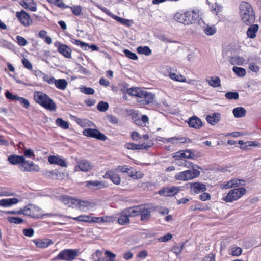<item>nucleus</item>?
<instances>
[{
	"instance_id": "obj_1",
	"label": "nucleus",
	"mask_w": 261,
	"mask_h": 261,
	"mask_svg": "<svg viewBox=\"0 0 261 261\" xmlns=\"http://www.w3.org/2000/svg\"><path fill=\"white\" fill-rule=\"evenodd\" d=\"M36 102L47 110L54 111L56 110V105L53 100L45 93L36 91L34 95Z\"/></svg>"
},
{
	"instance_id": "obj_2",
	"label": "nucleus",
	"mask_w": 261,
	"mask_h": 261,
	"mask_svg": "<svg viewBox=\"0 0 261 261\" xmlns=\"http://www.w3.org/2000/svg\"><path fill=\"white\" fill-rule=\"evenodd\" d=\"M241 19L247 25H249L255 20V14L250 4L247 2H242L240 5Z\"/></svg>"
},
{
	"instance_id": "obj_3",
	"label": "nucleus",
	"mask_w": 261,
	"mask_h": 261,
	"mask_svg": "<svg viewBox=\"0 0 261 261\" xmlns=\"http://www.w3.org/2000/svg\"><path fill=\"white\" fill-rule=\"evenodd\" d=\"M246 193V190L244 187L234 188L229 191L222 200L226 202H232L240 198Z\"/></svg>"
},
{
	"instance_id": "obj_4",
	"label": "nucleus",
	"mask_w": 261,
	"mask_h": 261,
	"mask_svg": "<svg viewBox=\"0 0 261 261\" xmlns=\"http://www.w3.org/2000/svg\"><path fill=\"white\" fill-rule=\"evenodd\" d=\"M200 173V171L196 169L188 170L176 174L175 176V178L178 180L187 181L198 177Z\"/></svg>"
},
{
	"instance_id": "obj_5",
	"label": "nucleus",
	"mask_w": 261,
	"mask_h": 261,
	"mask_svg": "<svg viewBox=\"0 0 261 261\" xmlns=\"http://www.w3.org/2000/svg\"><path fill=\"white\" fill-rule=\"evenodd\" d=\"M79 251L76 249H64L61 251L56 257V259L65 261H72L78 255Z\"/></svg>"
},
{
	"instance_id": "obj_6",
	"label": "nucleus",
	"mask_w": 261,
	"mask_h": 261,
	"mask_svg": "<svg viewBox=\"0 0 261 261\" xmlns=\"http://www.w3.org/2000/svg\"><path fill=\"white\" fill-rule=\"evenodd\" d=\"M41 211L42 209L39 207L33 204H30L23 208L24 215L33 218H41Z\"/></svg>"
},
{
	"instance_id": "obj_7",
	"label": "nucleus",
	"mask_w": 261,
	"mask_h": 261,
	"mask_svg": "<svg viewBox=\"0 0 261 261\" xmlns=\"http://www.w3.org/2000/svg\"><path fill=\"white\" fill-rule=\"evenodd\" d=\"M83 133L85 136L96 138L101 141H105L107 139V137L105 134L97 129L87 128L84 130Z\"/></svg>"
},
{
	"instance_id": "obj_8",
	"label": "nucleus",
	"mask_w": 261,
	"mask_h": 261,
	"mask_svg": "<svg viewBox=\"0 0 261 261\" xmlns=\"http://www.w3.org/2000/svg\"><path fill=\"white\" fill-rule=\"evenodd\" d=\"M152 211V208L148 205H140L139 210V215H141L140 220L144 222L149 221L151 217Z\"/></svg>"
},
{
	"instance_id": "obj_9",
	"label": "nucleus",
	"mask_w": 261,
	"mask_h": 261,
	"mask_svg": "<svg viewBox=\"0 0 261 261\" xmlns=\"http://www.w3.org/2000/svg\"><path fill=\"white\" fill-rule=\"evenodd\" d=\"M17 18L20 23L24 27H29L32 22L30 16L24 10H21L20 12H17L16 14Z\"/></svg>"
},
{
	"instance_id": "obj_10",
	"label": "nucleus",
	"mask_w": 261,
	"mask_h": 261,
	"mask_svg": "<svg viewBox=\"0 0 261 261\" xmlns=\"http://www.w3.org/2000/svg\"><path fill=\"white\" fill-rule=\"evenodd\" d=\"M179 191L178 187L173 186L165 187L159 191L158 193L163 196H173L176 195Z\"/></svg>"
},
{
	"instance_id": "obj_11",
	"label": "nucleus",
	"mask_w": 261,
	"mask_h": 261,
	"mask_svg": "<svg viewBox=\"0 0 261 261\" xmlns=\"http://www.w3.org/2000/svg\"><path fill=\"white\" fill-rule=\"evenodd\" d=\"M154 99V95L149 92L144 90L140 99L138 100V102L142 105H147L153 102Z\"/></svg>"
},
{
	"instance_id": "obj_12",
	"label": "nucleus",
	"mask_w": 261,
	"mask_h": 261,
	"mask_svg": "<svg viewBox=\"0 0 261 261\" xmlns=\"http://www.w3.org/2000/svg\"><path fill=\"white\" fill-rule=\"evenodd\" d=\"M55 45L58 47V51L63 56L67 58H71V49L67 45L61 44L60 42L55 43Z\"/></svg>"
},
{
	"instance_id": "obj_13",
	"label": "nucleus",
	"mask_w": 261,
	"mask_h": 261,
	"mask_svg": "<svg viewBox=\"0 0 261 261\" xmlns=\"http://www.w3.org/2000/svg\"><path fill=\"white\" fill-rule=\"evenodd\" d=\"M85 184L86 188L93 190H100L106 187L103 181L97 180L87 181Z\"/></svg>"
},
{
	"instance_id": "obj_14",
	"label": "nucleus",
	"mask_w": 261,
	"mask_h": 261,
	"mask_svg": "<svg viewBox=\"0 0 261 261\" xmlns=\"http://www.w3.org/2000/svg\"><path fill=\"white\" fill-rule=\"evenodd\" d=\"M186 17V25L195 23L199 18V14L195 11H187L185 12Z\"/></svg>"
},
{
	"instance_id": "obj_15",
	"label": "nucleus",
	"mask_w": 261,
	"mask_h": 261,
	"mask_svg": "<svg viewBox=\"0 0 261 261\" xmlns=\"http://www.w3.org/2000/svg\"><path fill=\"white\" fill-rule=\"evenodd\" d=\"M191 192L194 194L202 193L206 190V186L201 182H193L190 184Z\"/></svg>"
},
{
	"instance_id": "obj_16",
	"label": "nucleus",
	"mask_w": 261,
	"mask_h": 261,
	"mask_svg": "<svg viewBox=\"0 0 261 261\" xmlns=\"http://www.w3.org/2000/svg\"><path fill=\"white\" fill-rule=\"evenodd\" d=\"M20 4L24 8L31 11L35 12L37 10V4L34 0H22Z\"/></svg>"
},
{
	"instance_id": "obj_17",
	"label": "nucleus",
	"mask_w": 261,
	"mask_h": 261,
	"mask_svg": "<svg viewBox=\"0 0 261 261\" xmlns=\"http://www.w3.org/2000/svg\"><path fill=\"white\" fill-rule=\"evenodd\" d=\"M105 178L110 179L115 184L118 185L121 181V178L119 175L112 171L106 172L103 176Z\"/></svg>"
},
{
	"instance_id": "obj_18",
	"label": "nucleus",
	"mask_w": 261,
	"mask_h": 261,
	"mask_svg": "<svg viewBox=\"0 0 261 261\" xmlns=\"http://www.w3.org/2000/svg\"><path fill=\"white\" fill-rule=\"evenodd\" d=\"M188 123L190 127H193L195 129H199L202 125L201 120L195 116L191 117L188 121Z\"/></svg>"
},
{
	"instance_id": "obj_19",
	"label": "nucleus",
	"mask_w": 261,
	"mask_h": 261,
	"mask_svg": "<svg viewBox=\"0 0 261 261\" xmlns=\"http://www.w3.org/2000/svg\"><path fill=\"white\" fill-rule=\"evenodd\" d=\"M78 167L80 170L83 172H88L93 168L92 164L86 160H82L78 162Z\"/></svg>"
},
{
	"instance_id": "obj_20",
	"label": "nucleus",
	"mask_w": 261,
	"mask_h": 261,
	"mask_svg": "<svg viewBox=\"0 0 261 261\" xmlns=\"http://www.w3.org/2000/svg\"><path fill=\"white\" fill-rule=\"evenodd\" d=\"M48 162L51 164H57L63 167L67 166L65 161L59 156H50L48 158Z\"/></svg>"
},
{
	"instance_id": "obj_21",
	"label": "nucleus",
	"mask_w": 261,
	"mask_h": 261,
	"mask_svg": "<svg viewBox=\"0 0 261 261\" xmlns=\"http://www.w3.org/2000/svg\"><path fill=\"white\" fill-rule=\"evenodd\" d=\"M25 158L22 155H11L8 158V160L12 165H17L19 164V165L21 164L22 163H24Z\"/></svg>"
},
{
	"instance_id": "obj_22",
	"label": "nucleus",
	"mask_w": 261,
	"mask_h": 261,
	"mask_svg": "<svg viewBox=\"0 0 261 261\" xmlns=\"http://www.w3.org/2000/svg\"><path fill=\"white\" fill-rule=\"evenodd\" d=\"M174 157L194 159L195 155L190 150H180L175 153Z\"/></svg>"
},
{
	"instance_id": "obj_23",
	"label": "nucleus",
	"mask_w": 261,
	"mask_h": 261,
	"mask_svg": "<svg viewBox=\"0 0 261 261\" xmlns=\"http://www.w3.org/2000/svg\"><path fill=\"white\" fill-rule=\"evenodd\" d=\"M33 241L35 244V245L39 248H46L53 244L52 240L48 239L44 240L35 239Z\"/></svg>"
},
{
	"instance_id": "obj_24",
	"label": "nucleus",
	"mask_w": 261,
	"mask_h": 261,
	"mask_svg": "<svg viewBox=\"0 0 261 261\" xmlns=\"http://www.w3.org/2000/svg\"><path fill=\"white\" fill-rule=\"evenodd\" d=\"M19 200L16 198L3 199L0 200V206L8 207L17 203Z\"/></svg>"
},
{
	"instance_id": "obj_25",
	"label": "nucleus",
	"mask_w": 261,
	"mask_h": 261,
	"mask_svg": "<svg viewBox=\"0 0 261 261\" xmlns=\"http://www.w3.org/2000/svg\"><path fill=\"white\" fill-rule=\"evenodd\" d=\"M143 91L144 89L137 87L128 88L126 92L130 95L137 97L138 99H140Z\"/></svg>"
},
{
	"instance_id": "obj_26",
	"label": "nucleus",
	"mask_w": 261,
	"mask_h": 261,
	"mask_svg": "<svg viewBox=\"0 0 261 261\" xmlns=\"http://www.w3.org/2000/svg\"><path fill=\"white\" fill-rule=\"evenodd\" d=\"M220 114L219 113H214L213 115H208L206 117V120L208 123L211 125H215L218 123L220 120Z\"/></svg>"
},
{
	"instance_id": "obj_27",
	"label": "nucleus",
	"mask_w": 261,
	"mask_h": 261,
	"mask_svg": "<svg viewBox=\"0 0 261 261\" xmlns=\"http://www.w3.org/2000/svg\"><path fill=\"white\" fill-rule=\"evenodd\" d=\"M206 81L208 84L214 87L217 88L221 86V81L219 77L215 76L213 77H208L206 79Z\"/></svg>"
},
{
	"instance_id": "obj_28",
	"label": "nucleus",
	"mask_w": 261,
	"mask_h": 261,
	"mask_svg": "<svg viewBox=\"0 0 261 261\" xmlns=\"http://www.w3.org/2000/svg\"><path fill=\"white\" fill-rule=\"evenodd\" d=\"M130 222L129 218L128 217L127 213L123 210L120 213V216L118 219V223L120 225H125Z\"/></svg>"
},
{
	"instance_id": "obj_29",
	"label": "nucleus",
	"mask_w": 261,
	"mask_h": 261,
	"mask_svg": "<svg viewBox=\"0 0 261 261\" xmlns=\"http://www.w3.org/2000/svg\"><path fill=\"white\" fill-rule=\"evenodd\" d=\"M128 217H133L139 215L140 205L130 207L124 209Z\"/></svg>"
},
{
	"instance_id": "obj_30",
	"label": "nucleus",
	"mask_w": 261,
	"mask_h": 261,
	"mask_svg": "<svg viewBox=\"0 0 261 261\" xmlns=\"http://www.w3.org/2000/svg\"><path fill=\"white\" fill-rule=\"evenodd\" d=\"M259 27L254 24L250 25L247 30V35L250 38H254L256 37V33L258 31Z\"/></svg>"
},
{
	"instance_id": "obj_31",
	"label": "nucleus",
	"mask_w": 261,
	"mask_h": 261,
	"mask_svg": "<svg viewBox=\"0 0 261 261\" xmlns=\"http://www.w3.org/2000/svg\"><path fill=\"white\" fill-rule=\"evenodd\" d=\"M61 200L65 204L71 206V204H76V199L71 196L63 195L61 196Z\"/></svg>"
},
{
	"instance_id": "obj_32",
	"label": "nucleus",
	"mask_w": 261,
	"mask_h": 261,
	"mask_svg": "<svg viewBox=\"0 0 261 261\" xmlns=\"http://www.w3.org/2000/svg\"><path fill=\"white\" fill-rule=\"evenodd\" d=\"M246 111L243 107H237L233 110V114L236 118H241L245 116Z\"/></svg>"
},
{
	"instance_id": "obj_33",
	"label": "nucleus",
	"mask_w": 261,
	"mask_h": 261,
	"mask_svg": "<svg viewBox=\"0 0 261 261\" xmlns=\"http://www.w3.org/2000/svg\"><path fill=\"white\" fill-rule=\"evenodd\" d=\"M173 18L176 21L186 25V17L185 12L184 13L177 12L174 14Z\"/></svg>"
},
{
	"instance_id": "obj_34",
	"label": "nucleus",
	"mask_w": 261,
	"mask_h": 261,
	"mask_svg": "<svg viewBox=\"0 0 261 261\" xmlns=\"http://www.w3.org/2000/svg\"><path fill=\"white\" fill-rule=\"evenodd\" d=\"M244 62V59L239 56L231 57L229 59V62L232 65H241Z\"/></svg>"
},
{
	"instance_id": "obj_35",
	"label": "nucleus",
	"mask_w": 261,
	"mask_h": 261,
	"mask_svg": "<svg viewBox=\"0 0 261 261\" xmlns=\"http://www.w3.org/2000/svg\"><path fill=\"white\" fill-rule=\"evenodd\" d=\"M54 84L57 88L61 90L65 89L67 86V82L65 79L55 80Z\"/></svg>"
},
{
	"instance_id": "obj_36",
	"label": "nucleus",
	"mask_w": 261,
	"mask_h": 261,
	"mask_svg": "<svg viewBox=\"0 0 261 261\" xmlns=\"http://www.w3.org/2000/svg\"><path fill=\"white\" fill-rule=\"evenodd\" d=\"M66 218L69 219H72L78 221L84 222H88L90 223V216L86 215H81L76 217H71L70 216H65Z\"/></svg>"
},
{
	"instance_id": "obj_37",
	"label": "nucleus",
	"mask_w": 261,
	"mask_h": 261,
	"mask_svg": "<svg viewBox=\"0 0 261 261\" xmlns=\"http://www.w3.org/2000/svg\"><path fill=\"white\" fill-rule=\"evenodd\" d=\"M28 168H26L24 167L23 171H28V172H37L39 171V167L38 165L35 164V163L33 162H29L28 161Z\"/></svg>"
},
{
	"instance_id": "obj_38",
	"label": "nucleus",
	"mask_w": 261,
	"mask_h": 261,
	"mask_svg": "<svg viewBox=\"0 0 261 261\" xmlns=\"http://www.w3.org/2000/svg\"><path fill=\"white\" fill-rule=\"evenodd\" d=\"M70 41L77 46H80L83 49L85 50H88V44L81 41L80 40L75 39L73 38H71Z\"/></svg>"
},
{
	"instance_id": "obj_39",
	"label": "nucleus",
	"mask_w": 261,
	"mask_h": 261,
	"mask_svg": "<svg viewBox=\"0 0 261 261\" xmlns=\"http://www.w3.org/2000/svg\"><path fill=\"white\" fill-rule=\"evenodd\" d=\"M203 31L207 35H213L216 32L217 29L214 25H206L203 27Z\"/></svg>"
},
{
	"instance_id": "obj_40",
	"label": "nucleus",
	"mask_w": 261,
	"mask_h": 261,
	"mask_svg": "<svg viewBox=\"0 0 261 261\" xmlns=\"http://www.w3.org/2000/svg\"><path fill=\"white\" fill-rule=\"evenodd\" d=\"M113 19L120 22L121 24L127 27H130L133 23L132 21L130 20L124 19L116 15L114 16Z\"/></svg>"
},
{
	"instance_id": "obj_41",
	"label": "nucleus",
	"mask_w": 261,
	"mask_h": 261,
	"mask_svg": "<svg viewBox=\"0 0 261 261\" xmlns=\"http://www.w3.org/2000/svg\"><path fill=\"white\" fill-rule=\"evenodd\" d=\"M137 52L140 54L149 56L151 54V50L148 46H139L137 48Z\"/></svg>"
},
{
	"instance_id": "obj_42",
	"label": "nucleus",
	"mask_w": 261,
	"mask_h": 261,
	"mask_svg": "<svg viewBox=\"0 0 261 261\" xmlns=\"http://www.w3.org/2000/svg\"><path fill=\"white\" fill-rule=\"evenodd\" d=\"M56 123L58 126L66 129L69 128V123L67 121L63 120L62 118H58L56 120Z\"/></svg>"
},
{
	"instance_id": "obj_43",
	"label": "nucleus",
	"mask_w": 261,
	"mask_h": 261,
	"mask_svg": "<svg viewBox=\"0 0 261 261\" xmlns=\"http://www.w3.org/2000/svg\"><path fill=\"white\" fill-rule=\"evenodd\" d=\"M69 8L70 9L72 13L75 16H80L82 12V8L80 5H73L72 6H69Z\"/></svg>"
},
{
	"instance_id": "obj_44",
	"label": "nucleus",
	"mask_w": 261,
	"mask_h": 261,
	"mask_svg": "<svg viewBox=\"0 0 261 261\" xmlns=\"http://www.w3.org/2000/svg\"><path fill=\"white\" fill-rule=\"evenodd\" d=\"M48 2L50 3H52L55 4L57 7L65 9V8H68L69 6L66 5L62 0H47Z\"/></svg>"
},
{
	"instance_id": "obj_45",
	"label": "nucleus",
	"mask_w": 261,
	"mask_h": 261,
	"mask_svg": "<svg viewBox=\"0 0 261 261\" xmlns=\"http://www.w3.org/2000/svg\"><path fill=\"white\" fill-rule=\"evenodd\" d=\"M7 220L9 223L16 224H20L23 222V220L20 217L9 216L7 217Z\"/></svg>"
},
{
	"instance_id": "obj_46",
	"label": "nucleus",
	"mask_w": 261,
	"mask_h": 261,
	"mask_svg": "<svg viewBox=\"0 0 261 261\" xmlns=\"http://www.w3.org/2000/svg\"><path fill=\"white\" fill-rule=\"evenodd\" d=\"M233 71L239 76L243 77L246 75V70L242 67L234 66L232 68Z\"/></svg>"
},
{
	"instance_id": "obj_47",
	"label": "nucleus",
	"mask_w": 261,
	"mask_h": 261,
	"mask_svg": "<svg viewBox=\"0 0 261 261\" xmlns=\"http://www.w3.org/2000/svg\"><path fill=\"white\" fill-rule=\"evenodd\" d=\"M80 90L82 93L87 95L94 94V90L91 87H87L85 86H81L80 87Z\"/></svg>"
},
{
	"instance_id": "obj_48",
	"label": "nucleus",
	"mask_w": 261,
	"mask_h": 261,
	"mask_svg": "<svg viewBox=\"0 0 261 261\" xmlns=\"http://www.w3.org/2000/svg\"><path fill=\"white\" fill-rule=\"evenodd\" d=\"M97 108L99 111L105 112L109 109V104L107 102L101 101L98 103Z\"/></svg>"
},
{
	"instance_id": "obj_49",
	"label": "nucleus",
	"mask_w": 261,
	"mask_h": 261,
	"mask_svg": "<svg viewBox=\"0 0 261 261\" xmlns=\"http://www.w3.org/2000/svg\"><path fill=\"white\" fill-rule=\"evenodd\" d=\"M225 97L229 100H237L239 98V95L238 92H228L225 94Z\"/></svg>"
},
{
	"instance_id": "obj_50",
	"label": "nucleus",
	"mask_w": 261,
	"mask_h": 261,
	"mask_svg": "<svg viewBox=\"0 0 261 261\" xmlns=\"http://www.w3.org/2000/svg\"><path fill=\"white\" fill-rule=\"evenodd\" d=\"M123 53H124V55L127 58H128L130 59H132V60H137L138 59V56H137V55L135 53L132 52L131 51H130L128 49H124L123 50Z\"/></svg>"
},
{
	"instance_id": "obj_51",
	"label": "nucleus",
	"mask_w": 261,
	"mask_h": 261,
	"mask_svg": "<svg viewBox=\"0 0 261 261\" xmlns=\"http://www.w3.org/2000/svg\"><path fill=\"white\" fill-rule=\"evenodd\" d=\"M169 75L171 79L176 81L185 82L186 81V79L182 76L176 75L174 73H171Z\"/></svg>"
},
{
	"instance_id": "obj_52",
	"label": "nucleus",
	"mask_w": 261,
	"mask_h": 261,
	"mask_svg": "<svg viewBox=\"0 0 261 261\" xmlns=\"http://www.w3.org/2000/svg\"><path fill=\"white\" fill-rule=\"evenodd\" d=\"M184 244H181L180 246L175 245L172 248V251H173L176 255L180 254L182 250Z\"/></svg>"
},
{
	"instance_id": "obj_53",
	"label": "nucleus",
	"mask_w": 261,
	"mask_h": 261,
	"mask_svg": "<svg viewBox=\"0 0 261 261\" xmlns=\"http://www.w3.org/2000/svg\"><path fill=\"white\" fill-rule=\"evenodd\" d=\"M90 203L88 201H83L76 199V204L75 205L79 206L81 208H84L89 206Z\"/></svg>"
},
{
	"instance_id": "obj_54",
	"label": "nucleus",
	"mask_w": 261,
	"mask_h": 261,
	"mask_svg": "<svg viewBox=\"0 0 261 261\" xmlns=\"http://www.w3.org/2000/svg\"><path fill=\"white\" fill-rule=\"evenodd\" d=\"M17 101H19L25 108H28L30 106L29 101L23 97L18 96Z\"/></svg>"
},
{
	"instance_id": "obj_55",
	"label": "nucleus",
	"mask_w": 261,
	"mask_h": 261,
	"mask_svg": "<svg viewBox=\"0 0 261 261\" xmlns=\"http://www.w3.org/2000/svg\"><path fill=\"white\" fill-rule=\"evenodd\" d=\"M17 42L20 46H25L28 43L27 40L22 36H17L16 37Z\"/></svg>"
},
{
	"instance_id": "obj_56",
	"label": "nucleus",
	"mask_w": 261,
	"mask_h": 261,
	"mask_svg": "<svg viewBox=\"0 0 261 261\" xmlns=\"http://www.w3.org/2000/svg\"><path fill=\"white\" fill-rule=\"evenodd\" d=\"M231 254L233 256H238L241 254L242 249L240 247H234L232 248Z\"/></svg>"
},
{
	"instance_id": "obj_57",
	"label": "nucleus",
	"mask_w": 261,
	"mask_h": 261,
	"mask_svg": "<svg viewBox=\"0 0 261 261\" xmlns=\"http://www.w3.org/2000/svg\"><path fill=\"white\" fill-rule=\"evenodd\" d=\"M5 96L8 99L11 101H17L18 96L14 95L11 92H10L8 91L5 93Z\"/></svg>"
},
{
	"instance_id": "obj_58",
	"label": "nucleus",
	"mask_w": 261,
	"mask_h": 261,
	"mask_svg": "<svg viewBox=\"0 0 261 261\" xmlns=\"http://www.w3.org/2000/svg\"><path fill=\"white\" fill-rule=\"evenodd\" d=\"M22 63L25 68L29 70H32L33 66L31 63L26 58H23L22 60Z\"/></svg>"
},
{
	"instance_id": "obj_59",
	"label": "nucleus",
	"mask_w": 261,
	"mask_h": 261,
	"mask_svg": "<svg viewBox=\"0 0 261 261\" xmlns=\"http://www.w3.org/2000/svg\"><path fill=\"white\" fill-rule=\"evenodd\" d=\"M199 198L200 200L205 201L211 199V195L209 193L203 192L199 195Z\"/></svg>"
},
{
	"instance_id": "obj_60",
	"label": "nucleus",
	"mask_w": 261,
	"mask_h": 261,
	"mask_svg": "<svg viewBox=\"0 0 261 261\" xmlns=\"http://www.w3.org/2000/svg\"><path fill=\"white\" fill-rule=\"evenodd\" d=\"M172 235L168 233L163 237H160L158 239V241L160 242H166L170 240L172 238Z\"/></svg>"
},
{
	"instance_id": "obj_61",
	"label": "nucleus",
	"mask_w": 261,
	"mask_h": 261,
	"mask_svg": "<svg viewBox=\"0 0 261 261\" xmlns=\"http://www.w3.org/2000/svg\"><path fill=\"white\" fill-rule=\"evenodd\" d=\"M151 146V144H146L145 143L136 144V150L147 149Z\"/></svg>"
},
{
	"instance_id": "obj_62",
	"label": "nucleus",
	"mask_w": 261,
	"mask_h": 261,
	"mask_svg": "<svg viewBox=\"0 0 261 261\" xmlns=\"http://www.w3.org/2000/svg\"><path fill=\"white\" fill-rule=\"evenodd\" d=\"M23 233L25 236L31 237L34 234V231L32 228H27L23 230Z\"/></svg>"
},
{
	"instance_id": "obj_63",
	"label": "nucleus",
	"mask_w": 261,
	"mask_h": 261,
	"mask_svg": "<svg viewBox=\"0 0 261 261\" xmlns=\"http://www.w3.org/2000/svg\"><path fill=\"white\" fill-rule=\"evenodd\" d=\"M249 68L250 70L255 72H257L259 71V66L254 63H251L249 64Z\"/></svg>"
},
{
	"instance_id": "obj_64",
	"label": "nucleus",
	"mask_w": 261,
	"mask_h": 261,
	"mask_svg": "<svg viewBox=\"0 0 261 261\" xmlns=\"http://www.w3.org/2000/svg\"><path fill=\"white\" fill-rule=\"evenodd\" d=\"M24 154L26 157L35 158V155L31 149H26L24 151Z\"/></svg>"
}]
</instances>
